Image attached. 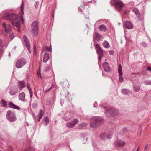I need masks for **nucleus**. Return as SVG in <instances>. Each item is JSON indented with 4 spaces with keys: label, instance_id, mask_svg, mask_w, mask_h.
Listing matches in <instances>:
<instances>
[{
    "label": "nucleus",
    "instance_id": "1",
    "mask_svg": "<svg viewBox=\"0 0 151 151\" xmlns=\"http://www.w3.org/2000/svg\"><path fill=\"white\" fill-rule=\"evenodd\" d=\"M4 17L6 20H11L12 24L18 28V31H20L21 25L20 22H22V23H24L22 14L19 16L14 13L6 14L4 15Z\"/></svg>",
    "mask_w": 151,
    "mask_h": 151
},
{
    "label": "nucleus",
    "instance_id": "2",
    "mask_svg": "<svg viewBox=\"0 0 151 151\" xmlns=\"http://www.w3.org/2000/svg\"><path fill=\"white\" fill-rule=\"evenodd\" d=\"M102 122V119L101 117L96 116L93 117L91 120L90 126L92 128H96L100 125Z\"/></svg>",
    "mask_w": 151,
    "mask_h": 151
},
{
    "label": "nucleus",
    "instance_id": "3",
    "mask_svg": "<svg viewBox=\"0 0 151 151\" xmlns=\"http://www.w3.org/2000/svg\"><path fill=\"white\" fill-rule=\"evenodd\" d=\"M38 22L36 20L33 21L31 24V32L34 36H37L38 34Z\"/></svg>",
    "mask_w": 151,
    "mask_h": 151
},
{
    "label": "nucleus",
    "instance_id": "4",
    "mask_svg": "<svg viewBox=\"0 0 151 151\" xmlns=\"http://www.w3.org/2000/svg\"><path fill=\"white\" fill-rule=\"evenodd\" d=\"M105 113L108 116H114L119 114L118 110L107 108L105 109Z\"/></svg>",
    "mask_w": 151,
    "mask_h": 151
},
{
    "label": "nucleus",
    "instance_id": "5",
    "mask_svg": "<svg viewBox=\"0 0 151 151\" xmlns=\"http://www.w3.org/2000/svg\"><path fill=\"white\" fill-rule=\"evenodd\" d=\"M95 49L97 53L98 56V60L99 62L101 61L102 57L103 56V51L102 49L97 44L96 45Z\"/></svg>",
    "mask_w": 151,
    "mask_h": 151
},
{
    "label": "nucleus",
    "instance_id": "6",
    "mask_svg": "<svg viewBox=\"0 0 151 151\" xmlns=\"http://www.w3.org/2000/svg\"><path fill=\"white\" fill-rule=\"evenodd\" d=\"M113 1L114 6L116 10L119 12L122 10L124 6L122 2L120 0H111Z\"/></svg>",
    "mask_w": 151,
    "mask_h": 151
},
{
    "label": "nucleus",
    "instance_id": "7",
    "mask_svg": "<svg viewBox=\"0 0 151 151\" xmlns=\"http://www.w3.org/2000/svg\"><path fill=\"white\" fill-rule=\"evenodd\" d=\"M6 117L10 122H14L16 119L15 112H12L10 110L7 111Z\"/></svg>",
    "mask_w": 151,
    "mask_h": 151
},
{
    "label": "nucleus",
    "instance_id": "8",
    "mask_svg": "<svg viewBox=\"0 0 151 151\" xmlns=\"http://www.w3.org/2000/svg\"><path fill=\"white\" fill-rule=\"evenodd\" d=\"M26 63L25 59L22 58L17 60L16 66L17 68H19L24 65Z\"/></svg>",
    "mask_w": 151,
    "mask_h": 151
},
{
    "label": "nucleus",
    "instance_id": "9",
    "mask_svg": "<svg viewBox=\"0 0 151 151\" xmlns=\"http://www.w3.org/2000/svg\"><path fill=\"white\" fill-rule=\"evenodd\" d=\"M77 119H74L73 120L68 122L66 123V126L69 128H72L78 122Z\"/></svg>",
    "mask_w": 151,
    "mask_h": 151
},
{
    "label": "nucleus",
    "instance_id": "10",
    "mask_svg": "<svg viewBox=\"0 0 151 151\" xmlns=\"http://www.w3.org/2000/svg\"><path fill=\"white\" fill-rule=\"evenodd\" d=\"M125 144V142L121 140H116L114 143V145L116 147H123Z\"/></svg>",
    "mask_w": 151,
    "mask_h": 151
},
{
    "label": "nucleus",
    "instance_id": "11",
    "mask_svg": "<svg viewBox=\"0 0 151 151\" xmlns=\"http://www.w3.org/2000/svg\"><path fill=\"white\" fill-rule=\"evenodd\" d=\"M23 40L25 43V45L29 51L30 52V45L27 37L25 35L23 36Z\"/></svg>",
    "mask_w": 151,
    "mask_h": 151
},
{
    "label": "nucleus",
    "instance_id": "12",
    "mask_svg": "<svg viewBox=\"0 0 151 151\" xmlns=\"http://www.w3.org/2000/svg\"><path fill=\"white\" fill-rule=\"evenodd\" d=\"M118 71L119 76V81L120 82H122L124 81V78L122 76L123 73L122 72V67L121 65H119V66Z\"/></svg>",
    "mask_w": 151,
    "mask_h": 151
},
{
    "label": "nucleus",
    "instance_id": "13",
    "mask_svg": "<svg viewBox=\"0 0 151 151\" xmlns=\"http://www.w3.org/2000/svg\"><path fill=\"white\" fill-rule=\"evenodd\" d=\"M103 67L105 71L109 72L110 71V69L109 64L106 62H104L103 63Z\"/></svg>",
    "mask_w": 151,
    "mask_h": 151
},
{
    "label": "nucleus",
    "instance_id": "14",
    "mask_svg": "<svg viewBox=\"0 0 151 151\" xmlns=\"http://www.w3.org/2000/svg\"><path fill=\"white\" fill-rule=\"evenodd\" d=\"M3 26L6 32L7 33L10 32V30L11 29V27L9 24H6L5 22H4L3 23Z\"/></svg>",
    "mask_w": 151,
    "mask_h": 151
},
{
    "label": "nucleus",
    "instance_id": "15",
    "mask_svg": "<svg viewBox=\"0 0 151 151\" xmlns=\"http://www.w3.org/2000/svg\"><path fill=\"white\" fill-rule=\"evenodd\" d=\"M25 94L24 92H22L20 93L18 96L19 100L24 102L27 101V100L25 99Z\"/></svg>",
    "mask_w": 151,
    "mask_h": 151
},
{
    "label": "nucleus",
    "instance_id": "16",
    "mask_svg": "<svg viewBox=\"0 0 151 151\" xmlns=\"http://www.w3.org/2000/svg\"><path fill=\"white\" fill-rule=\"evenodd\" d=\"M111 137L110 135H108V134L105 133H101L100 135V138L101 139L105 140L108 139H110Z\"/></svg>",
    "mask_w": 151,
    "mask_h": 151
},
{
    "label": "nucleus",
    "instance_id": "17",
    "mask_svg": "<svg viewBox=\"0 0 151 151\" xmlns=\"http://www.w3.org/2000/svg\"><path fill=\"white\" fill-rule=\"evenodd\" d=\"M125 27L126 29H131L133 28V26L131 23L128 21H126L124 22Z\"/></svg>",
    "mask_w": 151,
    "mask_h": 151
},
{
    "label": "nucleus",
    "instance_id": "18",
    "mask_svg": "<svg viewBox=\"0 0 151 151\" xmlns=\"http://www.w3.org/2000/svg\"><path fill=\"white\" fill-rule=\"evenodd\" d=\"M18 86L19 88V89L21 90L25 86L26 83L24 80L19 81Z\"/></svg>",
    "mask_w": 151,
    "mask_h": 151
},
{
    "label": "nucleus",
    "instance_id": "19",
    "mask_svg": "<svg viewBox=\"0 0 151 151\" xmlns=\"http://www.w3.org/2000/svg\"><path fill=\"white\" fill-rule=\"evenodd\" d=\"M8 105L9 107L14 109L17 110H20V108L16 105L14 104L12 102H9L8 103Z\"/></svg>",
    "mask_w": 151,
    "mask_h": 151
},
{
    "label": "nucleus",
    "instance_id": "20",
    "mask_svg": "<svg viewBox=\"0 0 151 151\" xmlns=\"http://www.w3.org/2000/svg\"><path fill=\"white\" fill-rule=\"evenodd\" d=\"M93 37L97 41H100L102 39L101 36L97 32L95 33V34L93 35Z\"/></svg>",
    "mask_w": 151,
    "mask_h": 151
},
{
    "label": "nucleus",
    "instance_id": "21",
    "mask_svg": "<svg viewBox=\"0 0 151 151\" xmlns=\"http://www.w3.org/2000/svg\"><path fill=\"white\" fill-rule=\"evenodd\" d=\"M49 59V54L45 52L44 55L43 61L44 63L47 62Z\"/></svg>",
    "mask_w": 151,
    "mask_h": 151
},
{
    "label": "nucleus",
    "instance_id": "22",
    "mask_svg": "<svg viewBox=\"0 0 151 151\" xmlns=\"http://www.w3.org/2000/svg\"><path fill=\"white\" fill-rule=\"evenodd\" d=\"M17 91V89L14 88L10 90L9 92V94L11 96L14 95L16 94Z\"/></svg>",
    "mask_w": 151,
    "mask_h": 151
},
{
    "label": "nucleus",
    "instance_id": "23",
    "mask_svg": "<svg viewBox=\"0 0 151 151\" xmlns=\"http://www.w3.org/2000/svg\"><path fill=\"white\" fill-rule=\"evenodd\" d=\"M98 28L99 30L102 31H106L107 30V27L104 24L100 25L98 27Z\"/></svg>",
    "mask_w": 151,
    "mask_h": 151
},
{
    "label": "nucleus",
    "instance_id": "24",
    "mask_svg": "<svg viewBox=\"0 0 151 151\" xmlns=\"http://www.w3.org/2000/svg\"><path fill=\"white\" fill-rule=\"evenodd\" d=\"M65 97L67 99V101L68 102H70L72 100V98L70 95L69 93L68 92L66 93L65 94Z\"/></svg>",
    "mask_w": 151,
    "mask_h": 151
},
{
    "label": "nucleus",
    "instance_id": "25",
    "mask_svg": "<svg viewBox=\"0 0 151 151\" xmlns=\"http://www.w3.org/2000/svg\"><path fill=\"white\" fill-rule=\"evenodd\" d=\"M87 125V124L86 123H82L78 124V129H85Z\"/></svg>",
    "mask_w": 151,
    "mask_h": 151
},
{
    "label": "nucleus",
    "instance_id": "26",
    "mask_svg": "<svg viewBox=\"0 0 151 151\" xmlns=\"http://www.w3.org/2000/svg\"><path fill=\"white\" fill-rule=\"evenodd\" d=\"M43 113V112L42 110L41 109L40 110V112L37 116V117L38 118V121H40L42 118Z\"/></svg>",
    "mask_w": 151,
    "mask_h": 151
},
{
    "label": "nucleus",
    "instance_id": "27",
    "mask_svg": "<svg viewBox=\"0 0 151 151\" xmlns=\"http://www.w3.org/2000/svg\"><path fill=\"white\" fill-rule=\"evenodd\" d=\"M49 122L48 118L47 116H46L43 119V122L44 123V125L45 126H46L48 125Z\"/></svg>",
    "mask_w": 151,
    "mask_h": 151
},
{
    "label": "nucleus",
    "instance_id": "28",
    "mask_svg": "<svg viewBox=\"0 0 151 151\" xmlns=\"http://www.w3.org/2000/svg\"><path fill=\"white\" fill-rule=\"evenodd\" d=\"M134 91L136 92L139 91L140 89V86L139 85H135L133 86Z\"/></svg>",
    "mask_w": 151,
    "mask_h": 151
},
{
    "label": "nucleus",
    "instance_id": "29",
    "mask_svg": "<svg viewBox=\"0 0 151 151\" xmlns=\"http://www.w3.org/2000/svg\"><path fill=\"white\" fill-rule=\"evenodd\" d=\"M103 47L105 48H109V44L108 42L106 41H104L103 44Z\"/></svg>",
    "mask_w": 151,
    "mask_h": 151
},
{
    "label": "nucleus",
    "instance_id": "30",
    "mask_svg": "<svg viewBox=\"0 0 151 151\" xmlns=\"http://www.w3.org/2000/svg\"><path fill=\"white\" fill-rule=\"evenodd\" d=\"M1 103L3 104V106L4 107H6L7 106V102L4 99H2L1 100Z\"/></svg>",
    "mask_w": 151,
    "mask_h": 151
},
{
    "label": "nucleus",
    "instance_id": "31",
    "mask_svg": "<svg viewBox=\"0 0 151 151\" xmlns=\"http://www.w3.org/2000/svg\"><path fill=\"white\" fill-rule=\"evenodd\" d=\"M129 92V90L126 89H124L122 90V93L124 95H127Z\"/></svg>",
    "mask_w": 151,
    "mask_h": 151
},
{
    "label": "nucleus",
    "instance_id": "32",
    "mask_svg": "<svg viewBox=\"0 0 151 151\" xmlns=\"http://www.w3.org/2000/svg\"><path fill=\"white\" fill-rule=\"evenodd\" d=\"M132 11L133 12L135 13V14L137 16L138 15L140 14V13L138 11V9L135 8H134L133 9Z\"/></svg>",
    "mask_w": 151,
    "mask_h": 151
},
{
    "label": "nucleus",
    "instance_id": "33",
    "mask_svg": "<svg viewBox=\"0 0 151 151\" xmlns=\"http://www.w3.org/2000/svg\"><path fill=\"white\" fill-rule=\"evenodd\" d=\"M24 3L23 1H22L21 5L20 6V10L22 13H24Z\"/></svg>",
    "mask_w": 151,
    "mask_h": 151
},
{
    "label": "nucleus",
    "instance_id": "34",
    "mask_svg": "<svg viewBox=\"0 0 151 151\" xmlns=\"http://www.w3.org/2000/svg\"><path fill=\"white\" fill-rule=\"evenodd\" d=\"M51 69V67L50 66H46L45 67L44 70V71L46 72H48Z\"/></svg>",
    "mask_w": 151,
    "mask_h": 151
},
{
    "label": "nucleus",
    "instance_id": "35",
    "mask_svg": "<svg viewBox=\"0 0 151 151\" xmlns=\"http://www.w3.org/2000/svg\"><path fill=\"white\" fill-rule=\"evenodd\" d=\"M144 83L145 85H151V80H146L144 81Z\"/></svg>",
    "mask_w": 151,
    "mask_h": 151
},
{
    "label": "nucleus",
    "instance_id": "36",
    "mask_svg": "<svg viewBox=\"0 0 151 151\" xmlns=\"http://www.w3.org/2000/svg\"><path fill=\"white\" fill-rule=\"evenodd\" d=\"M50 47H48L47 46H46L45 47V51H48V52H50V51H51V46L50 45Z\"/></svg>",
    "mask_w": 151,
    "mask_h": 151
},
{
    "label": "nucleus",
    "instance_id": "37",
    "mask_svg": "<svg viewBox=\"0 0 151 151\" xmlns=\"http://www.w3.org/2000/svg\"><path fill=\"white\" fill-rule=\"evenodd\" d=\"M137 18L138 20H141L143 19V17L142 15L139 14L138 15H137Z\"/></svg>",
    "mask_w": 151,
    "mask_h": 151
},
{
    "label": "nucleus",
    "instance_id": "38",
    "mask_svg": "<svg viewBox=\"0 0 151 151\" xmlns=\"http://www.w3.org/2000/svg\"><path fill=\"white\" fill-rule=\"evenodd\" d=\"M92 145L94 148H96L97 147V144L96 142L95 141H92Z\"/></svg>",
    "mask_w": 151,
    "mask_h": 151
},
{
    "label": "nucleus",
    "instance_id": "39",
    "mask_svg": "<svg viewBox=\"0 0 151 151\" xmlns=\"http://www.w3.org/2000/svg\"><path fill=\"white\" fill-rule=\"evenodd\" d=\"M27 87L29 91L31 92V91H32V90L30 87L29 84L28 83H27Z\"/></svg>",
    "mask_w": 151,
    "mask_h": 151
},
{
    "label": "nucleus",
    "instance_id": "40",
    "mask_svg": "<svg viewBox=\"0 0 151 151\" xmlns=\"http://www.w3.org/2000/svg\"><path fill=\"white\" fill-rule=\"evenodd\" d=\"M146 69L147 70L151 72V67L150 66H147Z\"/></svg>",
    "mask_w": 151,
    "mask_h": 151
},
{
    "label": "nucleus",
    "instance_id": "41",
    "mask_svg": "<svg viewBox=\"0 0 151 151\" xmlns=\"http://www.w3.org/2000/svg\"><path fill=\"white\" fill-rule=\"evenodd\" d=\"M83 144H86V143L87 142V139L86 138L85 139L83 138Z\"/></svg>",
    "mask_w": 151,
    "mask_h": 151
},
{
    "label": "nucleus",
    "instance_id": "42",
    "mask_svg": "<svg viewBox=\"0 0 151 151\" xmlns=\"http://www.w3.org/2000/svg\"><path fill=\"white\" fill-rule=\"evenodd\" d=\"M39 3L38 1H37L35 3V8L36 9L37 8L38 5H39Z\"/></svg>",
    "mask_w": 151,
    "mask_h": 151
},
{
    "label": "nucleus",
    "instance_id": "43",
    "mask_svg": "<svg viewBox=\"0 0 151 151\" xmlns=\"http://www.w3.org/2000/svg\"><path fill=\"white\" fill-rule=\"evenodd\" d=\"M142 45L145 47H146L147 46V44L144 42L142 43Z\"/></svg>",
    "mask_w": 151,
    "mask_h": 151
},
{
    "label": "nucleus",
    "instance_id": "44",
    "mask_svg": "<svg viewBox=\"0 0 151 151\" xmlns=\"http://www.w3.org/2000/svg\"><path fill=\"white\" fill-rule=\"evenodd\" d=\"M37 76L38 78L41 77V73L40 70L37 71Z\"/></svg>",
    "mask_w": 151,
    "mask_h": 151
},
{
    "label": "nucleus",
    "instance_id": "45",
    "mask_svg": "<svg viewBox=\"0 0 151 151\" xmlns=\"http://www.w3.org/2000/svg\"><path fill=\"white\" fill-rule=\"evenodd\" d=\"M109 53L111 55H113L114 53V52L112 50H110L109 51Z\"/></svg>",
    "mask_w": 151,
    "mask_h": 151
},
{
    "label": "nucleus",
    "instance_id": "46",
    "mask_svg": "<svg viewBox=\"0 0 151 151\" xmlns=\"http://www.w3.org/2000/svg\"><path fill=\"white\" fill-rule=\"evenodd\" d=\"M14 37V35L12 34V35L10 36V38L12 40L13 39Z\"/></svg>",
    "mask_w": 151,
    "mask_h": 151
},
{
    "label": "nucleus",
    "instance_id": "47",
    "mask_svg": "<svg viewBox=\"0 0 151 151\" xmlns=\"http://www.w3.org/2000/svg\"><path fill=\"white\" fill-rule=\"evenodd\" d=\"M29 94H30V98H31L32 99V95H33V94L32 93V91H31H31L30 92L29 91Z\"/></svg>",
    "mask_w": 151,
    "mask_h": 151
},
{
    "label": "nucleus",
    "instance_id": "48",
    "mask_svg": "<svg viewBox=\"0 0 151 151\" xmlns=\"http://www.w3.org/2000/svg\"><path fill=\"white\" fill-rule=\"evenodd\" d=\"M32 106L33 108H35L36 107L37 105L35 104H32Z\"/></svg>",
    "mask_w": 151,
    "mask_h": 151
},
{
    "label": "nucleus",
    "instance_id": "49",
    "mask_svg": "<svg viewBox=\"0 0 151 151\" xmlns=\"http://www.w3.org/2000/svg\"><path fill=\"white\" fill-rule=\"evenodd\" d=\"M3 47V45L2 43L0 42V50H1Z\"/></svg>",
    "mask_w": 151,
    "mask_h": 151
},
{
    "label": "nucleus",
    "instance_id": "50",
    "mask_svg": "<svg viewBox=\"0 0 151 151\" xmlns=\"http://www.w3.org/2000/svg\"><path fill=\"white\" fill-rule=\"evenodd\" d=\"M127 129L126 128H123L122 129V131L123 132H127Z\"/></svg>",
    "mask_w": 151,
    "mask_h": 151
},
{
    "label": "nucleus",
    "instance_id": "51",
    "mask_svg": "<svg viewBox=\"0 0 151 151\" xmlns=\"http://www.w3.org/2000/svg\"><path fill=\"white\" fill-rule=\"evenodd\" d=\"M148 144L146 145L145 146V150H146L148 148Z\"/></svg>",
    "mask_w": 151,
    "mask_h": 151
},
{
    "label": "nucleus",
    "instance_id": "52",
    "mask_svg": "<svg viewBox=\"0 0 151 151\" xmlns=\"http://www.w3.org/2000/svg\"><path fill=\"white\" fill-rule=\"evenodd\" d=\"M8 148L9 149H10V150H12V146H8Z\"/></svg>",
    "mask_w": 151,
    "mask_h": 151
},
{
    "label": "nucleus",
    "instance_id": "53",
    "mask_svg": "<svg viewBox=\"0 0 151 151\" xmlns=\"http://www.w3.org/2000/svg\"><path fill=\"white\" fill-rule=\"evenodd\" d=\"M51 88H50L49 89H48L47 90H46L45 91V93H47V92H48V91H50V90Z\"/></svg>",
    "mask_w": 151,
    "mask_h": 151
},
{
    "label": "nucleus",
    "instance_id": "54",
    "mask_svg": "<svg viewBox=\"0 0 151 151\" xmlns=\"http://www.w3.org/2000/svg\"><path fill=\"white\" fill-rule=\"evenodd\" d=\"M100 107H101V108L102 107H103V108H104V109H105V106H104V105H101L100 106Z\"/></svg>",
    "mask_w": 151,
    "mask_h": 151
},
{
    "label": "nucleus",
    "instance_id": "55",
    "mask_svg": "<svg viewBox=\"0 0 151 151\" xmlns=\"http://www.w3.org/2000/svg\"><path fill=\"white\" fill-rule=\"evenodd\" d=\"M60 101L61 103H63L64 101H63V99H62V100H60Z\"/></svg>",
    "mask_w": 151,
    "mask_h": 151
},
{
    "label": "nucleus",
    "instance_id": "56",
    "mask_svg": "<svg viewBox=\"0 0 151 151\" xmlns=\"http://www.w3.org/2000/svg\"><path fill=\"white\" fill-rule=\"evenodd\" d=\"M82 12H84V10H83V11H82ZM83 14H84V15H85V16H87V14L86 15H85V13H84H84H83Z\"/></svg>",
    "mask_w": 151,
    "mask_h": 151
},
{
    "label": "nucleus",
    "instance_id": "57",
    "mask_svg": "<svg viewBox=\"0 0 151 151\" xmlns=\"http://www.w3.org/2000/svg\"><path fill=\"white\" fill-rule=\"evenodd\" d=\"M35 49H36L35 47V45H34V50H35Z\"/></svg>",
    "mask_w": 151,
    "mask_h": 151
},
{
    "label": "nucleus",
    "instance_id": "58",
    "mask_svg": "<svg viewBox=\"0 0 151 151\" xmlns=\"http://www.w3.org/2000/svg\"><path fill=\"white\" fill-rule=\"evenodd\" d=\"M139 147H138V148H137V150L136 151H139Z\"/></svg>",
    "mask_w": 151,
    "mask_h": 151
},
{
    "label": "nucleus",
    "instance_id": "59",
    "mask_svg": "<svg viewBox=\"0 0 151 151\" xmlns=\"http://www.w3.org/2000/svg\"><path fill=\"white\" fill-rule=\"evenodd\" d=\"M28 149V150H24V151H29V149Z\"/></svg>",
    "mask_w": 151,
    "mask_h": 151
},
{
    "label": "nucleus",
    "instance_id": "60",
    "mask_svg": "<svg viewBox=\"0 0 151 151\" xmlns=\"http://www.w3.org/2000/svg\"><path fill=\"white\" fill-rule=\"evenodd\" d=\"M9 57L10 56H11V54L10 53H9Z\"/></svg>",
    "mask_w": 151,
    "mask_h": 151
},
{
    "label": "nucleus",
    "instance_id": "61",
    "mask_svg": "<svg viewBox=\"0 0 151 151\" xmlns=\"http://www.w3.org/2000/svg\"><path fill=\"white\" fill-rule=\"evenodd\" d=\"M54 17V15H53H53H52V17Z\"/></svg>",
    "mask_w": 151,
    "mask_h": 151
},
{
    "label": "nucleus",
    "instance_id": "62",
    "mask_svg": "<svg viewBox=\"0 0 151 151\" xmlns=\"http://www.w3.org/2000/svg\"><path fill=\"white\" fill-rule=\"evenodd\" d=\"M80 9H81L80 8H79V10H80Z\"/></svg>",
    "mask_w": 151,
    "mask_h": 151
},
{
    "label": "nucleus",
    "instance_id": "63",
    "mask_svg": "<svg viewBox=\"0 0 151 151\" xmlns=\"http://www.w3.org/2000/svg\"><path fill=\"white\" fill-rule=\"evenodd\" d=\"M0 151H1V150H0Z\"/></svg>",
    "mask_w": 151,
    "mask_h": 151
}]
</instances>
